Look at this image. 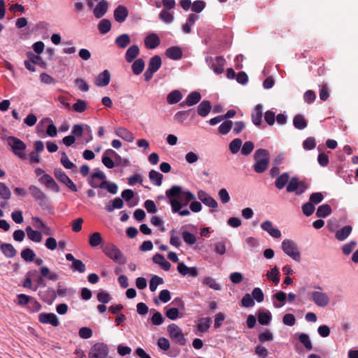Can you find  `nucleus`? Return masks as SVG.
Listing matches in <instances>:
<instances>
[{"label":"nucleus","instance_id":"f257e3e1","mask_svg":"<svg viewBox=\"0 0 358 358\" xmlns=\"http://www.w3.org/2000/svg\"><path fill=\"white\" fill-rule=\"evenodd\" d=\"M166 196L169 199V203L173 213L180 216H189L191 214L189 210L182 208L196 199L192 192L189 190L182 191L180 186L173 185L166 191Z\"/></svg>","mask_w":358,"mask_h":358},{"label":"nucleus","instance_id":"f03ea898","mask_svg":"<svg viewBox=\"0 0 358 358\" xmlns=\"http://www.w3.org/2000/svg\"><path fill=\"white\" fill-rule=\"evenodd\" d=\"M255 163L253 165L254 170L257 173H264L269 164V152L263 148L257 149L254 154Z\"/></svg>","mask_w":358,"mask_h":358},{"label":"nucleus","instance_id":"7ed1b4c3","mask_svg":"<svg viewBox=\"0 0 358 358\" xmlns=\"http://www.w3.org/2000/svg\"><path fill=\"white\" fill-rule=\"evenodd\" d=\"M316 290L310 293V300L320 308H325L329 305L331 298L329 294L322 291L320 286L315 287Z\"/></svg>","mask_w":358,"mask_h":358},{"label":"nucleus","instance_id":"20e7f679","mask_svg":"<svg viewBox=\"0 0 358 358\" xmlns=\"http://www.w3.org/2000/svg\"><path fill=\"white\" fill-rule=\"evenodd\" d=\"M7 143L15 155L22 159H26L24 152L27 148V145L22 140L15 136H8L7 138Z\"/></svg>","mask_w":358,"mask_h":358},{"label":"nucleus","instance_id":"39448f33","mask_svg":"<svg viewBox=\"0 0 358 358\" xmlns=\"http://www.w3.org/2000/svg\"><path fill=\"white\" fill-rule=\"evenodd\" d=\"M282 250L289 257L296 262H300L301 253L295 242L289 239H285L282 242Z\"/></svg>","mask_w":358,"mask_h":358},{"label":"nucleus","instance_id":"423d86ee","mask_svg":"<svg viewBox=\"0 0 358 358\" xmlns=\"http://www.w3.org/2000/svg\"><path fill=\"white\" fill-rule=\"evenodd\" d=\"M109 353V349L104 343L94 344L89 350L88 358H106Z\"/></svg>","mask_w":358,"mask_h":358},{"label":"nucleus","instance_id":"0eeeda50","mask_svg":"<svg viewBox=\"0 0 358 358\" xmlns=\"http://www.w3.org/2000/svg\"><path fill=\"white\" fill-rule=\"evenodd\" d=\"M308 185L304 181H300L296 177L292 178L287 185V192H295L296 195H301L308 189Z\"/></svg>","mask_w":358,"mask_h":358},{"label":"nucleus","instance_id":"6e6552de","mask_svg":"<svg viewBox=\"0 0 358 358\" xmlns=\"http://www.w3.org/2000/svg\"><path fill=\"white\" fill-rule=\"evenodd\" d=\"M103 253L110 259L118 264H124L122 252L116 245L113 243H108L103 248Z\"/></svg>","mask_w":358,"mask_h":358},{"label":"nucleus","instance_id":"1a4fd4ad","mask_svg":"<svg viewBox=\"0 0 358 358\" xmlns=\"http://www.w3.org/2000/svg\"><path fill=\"white\" fill-rule=\"evenodd\" d=\"M206 62L215 73L221 74L223 73L224 68L226 65V60L223 57L218 56L215 58L206 57Z\"/></svg>","mask_w":358,"mask_h":358},{"label":"nucleus","instance_id":"9d476101","mask_svg":"<svg viewBox=\"0 0 358 358\" xmlns=\"http://www.w3.org/2000/svg\"><path fill=\"white\" fill-rule=\"evenodd\" d=\"M167 331L172 340L180 345L186 344V339L184 337L182 329L176 324H171L167 327Z\"/></svg>","mask_w":358,"mask_h":358},{"label":"nucleus","instance_id":"9b49d317","mask_svg":"<svg viewBox=\"0 0 358 358\" xmlns=\"http://www.w3.org/2000/svg\"><path fill=\"white\" fill-rule=\"evenodd\" d=\"M106 179V176L105 173L99 170L96 169L94 173H93L88 178L87 182L88 184L94 189L103 188V183L105 182V180Z\"/></svg>","mask_w":358,"mask_h":358},{"label":"nucleus","instance_id":"f8f14e48","mask_svg":"<svg viewBox=\"0 0 358 358\" xmlns=\"http://www.w3.org/2000/svg\"><path fill=\"white\" fill-rule=\"evenodd\" d=\"M54 175L59 182L66 185L71 191L74 192L78 191L76 185L61 169H55Z\"/></svg>","mask_w":358,"mask_h":358},{"label":"nucleus","instance_id":"ddd939ff","mask_svg":"<svg viewBox=\"0 0 358 358\" xmlns=\"http://www.w3.org/2000/svg\"><path fill=\"white\" fill-rule=\"evenodd\" d=\"M198 199L206 206L215 209L218 204L216 200L204 190L200 189L197 192Z\"/></svg>","mask_w":358,"mask_h":358},{"label":"nucleus","instance_id":"4468645a","mask_svg":"<svg viewBox=\"0 0 358 358\" xmlns=\"http://www.w3.org/2000/svg\"><path fill=\"white\" fill-rule=\"evenodd\" d=\"M38 320L43 324H50L53 327H58L59 321L55 313H41L38 315Z\"/></svg>","mask_w":358,"mask_h":358},{"label":"nucleus","instance_id":"2eb2a0df","mask_svg":"<svg viewBox=\"0 0 358 358\" xmlns=\"http://www.w3.org/2000/svg\"><path fill=\"white\" fill-rule=\"evenodd\" d=\"M260 227L262 230L266 231L274 238H279L282 236L281 231L277 227H275L273 223L269 220L263 222Z\"/></svg>","mask_w":358,"mask_h":358},{"label":"nucleus","instance_id":"dca6fc26","mask_svg":"<svg viewBox=\"0 0 358 358\" xmlns=\"http://www.w3.org/2000/svg\"><path fill=\"white\" fill-rule=\"evenodd\" d=\"M38 181L41 184L45 185L48 189L56 193L60 191L59 185L55 181L53 178L49 174H43L41 177H40Z\"/></svg>","mask_w":358,"mask_h":358},{"label":"nucleus","instance_id":"f3484780","mask_svg":"<svg viewBox=\"0 0 358 358\" xmlns=\"http://www.w3.org/2000/svg\"><path fill=\"white\" fill-rule=\"evenodd\" d=\"M178 271L182 275H189L195 278L198 275L199 272L196 267H188L183 262L178 263L177 267Z\"/></svg>","mask_w":358,"mask_h":358},{"label":"nucleus","instance_id":"a211bd4d","mask_svg":"<svg viewBox=\"0 0 358 358\" xmlns=\"http://www.w3.org/2000/svg\"><path fill=\"white\" fill-rule=\"evenodd\" d=\"M144 44L148 49H155L160 44L159 37L155 33H150L145 38Z\"/></svg>","mask_w":358,"mask_h":358},{"label":"nucleus","instance_id":"6ab92c4d","mask_svg":"<svg viewBox=\"0 0 358 358\" xmlns=\"http://www.w3.org/2000/svg\"><path fill=\"white\" fill-rule=\"evenodd\" d=\"M201 96L198 92H192L188 94L186 99L180 103V106H192L200 101Z\"/></svg>","mask_w":358,"mask_h":358},{"label":"nucleus","instance_id":"aec40b11","mask_svg":"<svg viewBox=\"0 0 358 358\" xmlns=\"http://www.w3.org/2000/svg\"><path fill=\"white\" fill-rule=\"evenodd\" d=\"M263 115V106L262 104H257L252 110L251 114V118L252 123L260 127L262 125V118Z\"/></svg>","mask_w":358,"mask_h":358},{"label":"nucleus","instance_id":"412c9836","mask_svg":"<svg viewBox=\"0 0 358 358\" xmlns=\"http://www.w3.org/2000/svg\"><path fill=\"white\" fill-rule=\"evenodd\" d=\"M110 81V73L108 70H104L100 73L94 80V84L98 87H105Z\"/></svg>","mask_w":358,"mask_h":358},{"label":"nucleus","instance_id":"4be33fe9","mask_svg":"<svg viewBox=\"0 0 358 358\" xmlns=\"http://www.w3.org/2000/svg\"><path fill=\"white\" fill-rule=\"evenodd\" d=\"M212 324V320L210 317H202L198 320L196 325V334L201 335L202 333L208 331Z\"/></svg>","mask_w":358,"mask_h":358},{"label":"nucleus","instance_id":"5701e85b","mask_svg":"<svg viewBox=\"0 0 358 358\" xmlns=\"http://www.w3.org/2000/svg\"><path fill=\"white\" fill-rule=\"evenodd\" d=\"M29 190L31 195L41 203L46 201V195L37 186L31 185L29 187Z\"/></svg>","mask_w":358,"mask_h":358},{"label":"nucleus","instance_id":"b1692460","mask_svg":"<svg viewBox=\"0 0 358 358\" xmlns=\"http://www.w3.org/2000/svg\"><path fill=\"white\" fill-rule=\"evenodd\" d=\"M115 134L123 140L131 143L135 137L133 133L124 127H118L115 130Z\"/></svg>","mask_w":358,"mask_h":358},{"label":"nucleus","instance_id":"393cba45","mask_svg":"<svg viewBox=\"0 0 358 358\" xmlns=\"http://www.w3.org/2000/svg\"><path fill=\"white\" fill-rule=\"evenodd\" d=\"M108 8V3L106 0H101L94 8L93 13L95 17L99 19L102 17Z\"/></svg>","mask_w":358,"mask_h":358},{"label":"nucleus","instance_id":"a878e982","mask_svg":"<svg viewBox=\"0 0 358 358\" xmlns=\"http://www.w3.org/2000/svg\"><path fill=\"white\" fill-rule=\"evenodd\" d=\"M127 16L128 10L124 6L120 5L114 10V18L119 23L124 22Z\"/></svg>","mask_w":358,"mask_h":358},{"label":"nucleus","instance_id":"bb28decb","mask_svg":"<svg viewBox=\"0 0 358 358\" xmlns=\"http://www.w3.org/2000/svg\"><path fill=\"white\" fill-rule=\"evenodd\" d=\"M165 55L169 59L178 60L182 57V51L178 46H172L166 50Z\"/></svg>","mask_w":358,"mask_h":358},{"label":"nucleus","instance_id":"cd10ccee","mask_svg":"<svg viewBox=\"0 0 358 358\" xmlns=\"http://www.w3.org/2000/svg\"><path fill=\"white\" fill-rule=\"evenodd\" d=\"M28 238L35 243H40L42 241V232L34 230L30 226H27L25 229Z\"/></svg>","mask_w":358,"mask_h":358},{"label":"nucleus","instance_id":"c85d7f7f","mask_svg":"<svg viewBox=\"0 0 358 358\" xmlns=\"http://www.w3.org/2000/svg\"><path fill=\"white\" fill-rule=\"evenodd\" d=\"M199 19V16L196 14H190L186 20V22L182 26V31L184 34H187L192 31V28L194 25L195 22Z\"/></svg>","mask_w":358,"mask_h":358},{"label":"nucleus","instance_id":"c756f323","mask_svg":"<svg viewBox=\"0 0 358 358\" xmlns=\"http://www.w3.org/2000/svg\"><path fill=\"white\" fill-rule=\"evenodd\" d=\"M152 261L155 264L159 265L164 271H169L171 268V264L161 254L157 253L155 255L152 257Z\"/></svg>","mask_w":358,"mask_h":358},{"label":"nucleus","instance_id":"7c9ffc66","mask_svg":"<svg viewBox=\"0 0 358 358\" xmlns=\"http://www.w3.org/2000/svg\"><path fill=\"white\" fill-rule=\"evenodd\" d=\"M212 108L211 103L209 101H203L197 106V113L202 117H206L210 112Z\"/></svg>","mask_w":358,"mask_h":358},{"label":"nucleus","instance_id":"2f4dec72","mask_svg":"<svg viewBox=\"0 0 358 358\" xmlns=\"http://www.w3.org/2000/svg\"><path fill=\"white\" fill-rule=\"evenodd\" d=\"M115 152L112 149H107L103 154L102 163L108 169H113L115 166V163L110 158L112 155H115Z\"/></svg>","mask_w":358,"mask_h":358},{"label":"nucleus","instance_id":"473e14b6","mask_svg":"<svg viewBox=\"0 0 358 358\" xmlns=\"http://www.w3.org/2000/svg\"><path fill=\"white\" fill-rule=\"evenodd\" d=\"M140 53L139 48L137 45H131L126 51L125 59L130 63L136 59Z\"/></svg>","mask_w":358,"mask_h":358},{"label":"nucleus","instance_id":"72a5a7b5","mask_svg":"<svg viewBox=\"0 0 358 358\" xmlns=\"http://www.w3.org/2000/svg\"><path fill=\"white\" fill-rule=\"evenodd\" d=\"M272 298L276 300V301H274L273 302V306L276 308H280L285 305L287 299V295L284 292L279 291L274 294L272 296Z\"/></svg>","mask_w":358,"mask_h":358},{"label":"nucleus","instance_id":"f704fd0d","mask_svg":"<svg viewBox=\"0 0 358 358\" xmlns=\"http://www.w3.org/2000/svg\"><path fill=\"white\" fill-rule=\"evenodd\" d=\"M159 19L166 24H171L174 20L173 13L171 10L162 9L159 14Z\"/></svg>","mask_w":358,"mask_h":358},{"label":"nucleus","instance_id":"c9c22d12","mask_svg":"<svg viewBox=\"0 0 358 358\" xmlns=\"http://www.w3.org/2000/svg\"><path fill=\"white\" fill-rule=\"evenodd\" d=\"M352 228L350 225H347L338 230L336 232V238L339 241L345 240L351 234Z\"/></svg>","mask_w":358,"mask_h":358},{"label":"nucleus","instance_id":"e433bc0d","mask_svg":"<svg viewBox=\"0 0 358 358\" xmlns=\"http://www.w3.org/2000/svg\"><path fill=\"white\" fill-rule=\"evenodd\" d=\"M130 42L131 39L127 34H122L118 36L115 41L116 45L121 49L127 48Z\"/></svg>","mask_w":358,"mask_h":358},{"label":"nucleus","instance_id":"4c0bfd02","mask_svg":"<svg viewBox=\"0 0 358 358\" xmlns=\"http://www.w3.org/2000/svg\"><path fill=\"white\" fill-rule=\"evenodd\" d=\"M124 202L120 197H115L112 201H110L106 206V210L108 212H113L115 209H120L123 207Z\"/></svg>","mask_w":358,"mask_h":358},{"label":"nucleus","instance_id":"58836bf2","mask_svg":"<svg viewBox=\"0 0 358 358\" xmlns=\"http://www.w3.org/2000/svg\"><path fill=\"white\" fill-rule=\"evenodd\" d=\"M289 180V175L288 173H283L280 175L275 181V186L278 189H283Z\"/></svg>","mask_w":358,"mask_h":358},{"label":"nucleus","instance_id":"ea45409f","mask_svg":"<svg viewBox=\"0 0 358 358\" xmlns=\"http://www.w3.org/2000/svg\"><path fill=\"white\" fill-rule=\"evenodd\" d=\"M149 179L153 185L156 186H161L162 183L163 175L159 171L151 170L149 172Z\"/></svg>","mask_w":358,"mask_h":358},{"label":"nucleus","instance_id":"a19ab883","mask_svg":"<svg viewBox=\"0 0 358 358\" xmlns=\"http://www.w3.org/2000/svg\"><path fill=\"white\" fill-rule=\"evenodd\" d=\"M272 315L268 310H259L258 313V322L262 325H267L270 323Z\"/></svg>","mask_w":358,"mask_h":358},{"label":"nucleus","instance_id":"79ce46f5","mask_svg":"<svg viewBox=\"0 0 358 358\" xmlns=\"http://www.w3.org/2000/svg\"><path fill=\"white\" fill-rule=\"evenodd\" d=\"M161 66H162L161 57L158 55H155L150 58L149 63H148V69H149V70L152 71V72L155 73L156 71H157L159 69Z\"/></svg>","mask_w":358,"mask_h":358},{"label":"nucleus","instance_id":"37998d69","mask_svg":"<svg viewBox=\"0 0 358 358\" xmlns=\"http://www.w3.org/2000/svg\"><path fill=\"white\" fill-rule=\"evenodd\" d=\"M0 248L4 255L8 258L14 257L16 255V250L10 243H2Z\"/></svg>","mask_w":358,"mask_h":358},{"label":"nucleus","instance_id":"c03bdc74","mask_svg":"<svg viewBox=\"0 0 358 358\" xmlns=\"http://www.w3.org/2000/svg\"><path fill=\"white\" fill-rule=\"evenodd\" d=\"M300 343L305 347L307 350L313 349V345L309 336L305 333H299L296 335Z\"/></svg>","mask_w":358,"mask_h":358},{"label":"nucleus","instance_id":"a18cd8bd","mask_svg":"<svg viewBox=\"0 0 358 358\" xmlns=\"http://www.w3.org/2000/svg\"><path fill=\"white\" fill-rule=\"evenodd\" d=\"M182 98V94L179 90H173L168 94L166 101L169 104H175L179 102Z\"/></svg>","mask_w":358,"mask_h":358},{"label":"nucleus","instance_id":"49530a36","mask_svg":"<svg viewBox=\"0 0 358 358\" xmlns=\"http://www.w3.org/2000/svg\"><path fill=\"white\" fill-rule=\"evenodd\" d=\"M243 142L241 138H236L229 144V149L231 154L236 155L241 150Z\"/></svg>","mask_w":358,"mask_h":358},{"label":"nucleus","instance_id":"de8ad7c7","mask_svg":"<svg viewBox=\"0 0 358 358\" xmlns=\"http://www.w3.org/2000/svg\"><path fill=\"white\" fill-rule=\"evenodd\" d=\"M293 124L297 129L301 130L307 127V122L302 115H296L293 119Z\"/></svg>","mask_w":358,"mask_h":358},{"label":"nucleus","instance_id":"09e8293b","mask_svg":"<svg viewBox=\"0 0 358 358\" xmlns=\"http://www.w3.org/2000/svg\"><path fill=\"white\" fill-rule=\"evenodd\" d=\"M267 278L275 285H278L280 282L279 271L277 266H274L271 271L266 273Z\"/></svg>","mask_w":358,"mask_h":358},{"label":"nucleus","instance_id":"8fccbe9b","mask_svg":"<svg viewBox=\"0 0 358 358\" xmlns=\"http://www.w3.org/2000/svg\"><path fill=\"white\" fill-rule=\"evenodd\" d=\"M145 67V62L143 59H136L131 65V69L135 75L141 74Z\"/></svg>","mask_w":358,"mask_h":358},{"label":"nucleus","instance_id":"3c124183","mask_svg":"<svg viewBox=\"0 0 358 358\" xmlns=\"http://www.w3.org/2000/svg\"><path fill=\"white\" fill-rule=\"evenodd\" d=\"M103 243V238L99 232H94L89 237V244L91 247L95 248Z\"/></svg>","mask_w":358,"mask_h":358},{"label":"nucleus","instance_id":"603ef678","mask_svg":"<svg viewBox=\"0 0 358 358\" xmlns=\"http://www.w3.org/2000/svg\"><path fill=\"white\" fill-rule=\"evenodd\" d=\"M111 29L110 21L108 19L101 20L98 24V30L101 34H106Z\"/></svg>","mask_w":358,"mask_h":358},{"label":"nucleus","instance_id":"864d4df0","mask_svg":"<svg viewBox=\"0 0 358 358\" xmlns=\"http://www.w3.org/2000/svg\"><path fill=\"white\" fill-rule=\"evenodd\" d=\"M182 237L184 242L188 245H193L196 243L197 238L196 236L187 231H183L182 232Z\"/></svg>","mask_w":358,"mask_h":358},{"label":"nucleus","instance_id":"5fc2aeb1","mask_svg":"<svg viewBox=\"0 0 358 358\" xmlns=\"http://www.w3.org/2000/svg\"><path fill=\"white\" fill-rule=\"evenodd\" d=\"M11 197V192L9 187L2 182H0V198L4 201H8Z\"/></svg>","mask_w":358,"mask_h":358},{"label":"nucleus","instance_id":"6e6d98bb","mask_svg":"<svg viewBox=\"0 0 358 358\" xmlns=\"http://www.w3.org/2000/svg\"><path fill=\"white\" fill-rule=\"evenodd\" d=\"M203 284L208 286L210 288H211L213 290H220L221 289V285L218 282H217L214 278H213L210 276H207L203 278Z\"/></svg>","mask_w":358,"mask_h":358},{"label":"nucleus","instance_id":"4d7b16f0","mask_svg":"<svg viewBox=\"0 0 358 358\" xmlns=\"http://www.w3.org/2000/svg\"><path fill=\"white\" fill-rule=\"evenodd\" d=\"M331 206L328 204H323L318 207L316 212V215L318 217H326L331 213Z\"/></svg>","mask_w":358,"mask_h":358},{"label":"nucleus","instance_id":"13d9d810","mask_svg":"<svg viewBox=\"0 0 358 358\" xmlns=\"http://www.w3.org/2000/svg\"><path fill=\"white\" fill-rule=\"evenodd\" d=\"M70 268L73 272L77 271L80 273H84L86 270L85 264L81 260L77 259L73 261Z\"/></svg>","mask_w":358,"mask_h":358},{"label":"nucleus","instance_id":"bf43d9fd","mask_svg":"<svg viewBox=\"0 0 358 358\" xmlns=\"http://www.w3.org/2000/svg\"><path fill=\"white\" fill-rule=\"evenodd\" d=\"M72 108L76 112L83 113L87 108V102L85 100L78 99L76 102L73 104Z\"/></svg>","mask_w":358,"mask_h":358},{"label":"nucleus","instance_id":"052dcab7","mask_svg":"<svg viewBox=\"0 0 358 358\" xmlns=\"http://www.w3.org/2000/svg\"><path fill=\"white\" fill-rule=\"evenodd\" d=\"M36 257L35 252L30 248H25L21 252V257L25 262H32Z\"/></svg>","mask_w":358,"mask_h":358},{"label":"nucleus","instance_id":"680f3d73","mask_svg":"<svg viewBox=\"0 0 358 358\" xmlns=\"http://www.w3.org/2000/svg\"><path fill=\"white\" fill-rule=\"evenodd\" d=\"M233 122L231 120H227L223 122L218 127V131L222 135L227 134L231 129Z\"/></svg>","mask_w":358,"mask_h":358},{"label":"nucleus","instance_id":"e2e57ef3","mask_svg":"<svg viewBox=\"0 0 358 358\" xmlns=\"http://www.w3.org/2000/svg\"><path fill=\"white\" fill-rule=\"evenodd\" d=\"M189 112L190 110L178 111L174 115L173 119L176 122L182 124L187 119Z\"/></svg>","mask_w":358,"mask_h":358},{"label":"nucleus","instance_id":"0e129e2a","mask_svg":"<svg viewBox=\"0 0 358 358\" xmlns=\"http://www.w3.org/2000/svg\"><path fill=\"white\" fill-rule=\"evenodd\" d=\"M170 244L177 248L181 245L180 238L174 229L170 231Z\"/></svg>","mask_w":358,"mask_h":358},{"label":"nucleus","instance_id":"69168bd1","mask_svg":"<svg viewBox=\"0 0 358 358\" xmlns=\"http://www.w3.org/2000/svg\"><path fill=\"white\" fill-rule=\"evenodd\" d=\"M164 283V280L158 275H154L150 281V289L151 292H155L158 285Z\"/></svg>","mask_w":358,"mask_h":358},{"label":"nucleus","instance_id":"338daca9","mask_svg":"<svg viewBox=\"0 0 358 358\" xmlns=\"http://www.w3.org/2000/svg\"><path fill=\"white\" fill-rule=\"evenodd\" d=\"M255 148L254 143L252 141H246L245 143L241 146V154L243 155L247 156L249 155L253 150Z\"/></svg>","mask_w":358,"mask_h":358},{"label":"nucleus","instance_id":"774afa93","mask_svg":"<svg viewBox=\"0 0 358 358\" xmlns=\"http://www.w3.org/2000/svg\"><path fill=\"white\" fill-rule=\"evenodd\" d=\"M241 306L245 308H251L255 306V301L250 294L243 296L241 300Z\"/></svg>","mask_w":358,"mask_h":358}]
</instances>
